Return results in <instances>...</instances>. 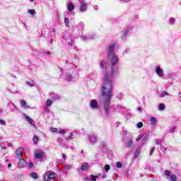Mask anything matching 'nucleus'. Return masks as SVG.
<instances>
[{
	"mask_svg": "<svg viewBox=\"0 0 181 181\" xmlns=\"http://www.w3.org/2000/svg\"><path fill=\"white\" fill-rule=\"evenodd\" d=\"M110 63L112 64L111 72L108 73L107 69H105V74L103 77V84L101 94L105 98L104 110L105 114L110 112V104L111 103V98H112V78L118 74V57L117 55H110Z\"/></svg>",
	"mask_w": 181,
	"mask_h": 181,
	"instance_id": "f257e3e1",
	"label": "nucleus"
},
{
	"mask_svg": "<svg viewBox=\"0 0 181 181\" xmlns=\"http://www.w3.org/2000/svg\"><path fill=\"white\" fill-rule=\"evenodd\" d=\"M56 179V173L47 171L44 175V181H54Z\"/></svg>",
	"mask_w": 181,
	"mask_h": 181,
	"instance_id": "f03ea898",
	"label": "nucleus"
},
{
	"mask_svg": "<svg viewBox=\"0 0 181 181\" xmlns=\"http://www.w3.org/2000/svg\"><path fill=\"white\" fill-rule=\"evenodd\" d=\"M64 40H66V42L69 45V46H73L74 45V41L71 39V35L69 33H66L63 35Z\"/></svg>",
	"mask_w": 181,
	"mask_h": 181,
	"instance_id": "7ed1b4c3",
	"label": "nucleus"
},
{
	"mask_svg": "<svg viewBox=\"0 0 181 181\" xmlns=\"http://www.w3.org/2000/svg\"><path fill=\"white\" fill-rule=\"evenodd\" d=\"M80 8L79 12H86L87 11L88 5L83 0H79Z\"/></svg>",
	"mask_w": 181,
	"mask_h": 181,
	"instance_id": "20e7f679",
	"label": "nucleus"
},
{
	"mask_svg": "<svg viewBox=\"0 0 181 181\" xmlns=\"http://www.w3.org/2000/svg\"><path fill=\"white\" fill-rule=\"evenodd\" d=\"M115 49V45L112 44L109 46L108 50H107V56L108 57H111V56L115 55L114 50Z\"/></svg>",
	"mask_w": 181,
	"mask_h": 181,
	"instance_id": "39448f33",
	"label": "nucleus"
},
{
	"mask_svg": "<svg viewBox=\"0 0 181 181\" xmlns=\"http://www.w3.org/2000/svg\"><path fill=\"white\" fill-rule=\"evenodd\" d=\"M90 107L93 110H98V103L97 102V100H95V99H93L90 100Z\"/></svg>",
	"mask_w": 181,
	"mask_h": 181,
	"instance_id": "423d86ee",
	"label": "nucleus"
},
{
	"mask_svg": "<svg viewBox=\"0 0 181 181\" xmlns=\"http://www.w3.org/2000/svg\"><path fill=\"white\" fill-rule=\"evenodd\" d=\"M134 142L132 141V138L131 137H127L126 138V141L124 142V145L126 148H129V149L132 146V144Z\"/></svg>",
	"mask_w": 181,
	"mask_h": 181,
	"instance_id": "0eeeda50",
	"label": "nucleus"
},
{
	"mask_svg": "<svg viewBox=\"0 0 181 181\" xmlns=\"http://www.w3.org/2000/svg\"><path fill=\"white\" fill-rule=\"evenodd\" d=\"M22 155H23V148H18L16 151V159H21V158H22Z\"/></svg>",
	"mask_w": 181,
	"mask_h": 181,
	"instance_id": "6e6552de",
	"label": "nucleus"
},
{
	"mask_svg": "<svg viewBox=\"0 0 181 181\" xmlns=\"http://www.w3.org/2000/svg\"><path fill=\"white\" fill-rule=\"evenodd\" d=\"M28 165V162L23 158H21L18 161V168H25Z\"/></svg>",
	"mask_w": 181,
	"mask_h": 181,
	"instance_id": "1a4fd4ad",
	"label": "nucleus"
},
{
	"mask_svg": "<svg viewBox=\"0 0 181 181\" xmlns=\"http://www.w3.org/2000/svg\"><path fill=\"white\" fill-rule=\"evenodd\" d=\"M156 73L158 77H162V76H163V70H162L159 66H156Z\"/></svg>",
	"mask_w": 181,
	"mask_h": 181,
	"instance_id": "9d476101",
	"label": "nucleus"
},
{
	"mask_svg": "<svg viewBox=\"0 0 181 181\" xmlns=\"http://www.w3.org/2000/svg\"><path fill=\"white\" fill-rule=\"evenodd\" d=\"M89 165L88 163H83L81 165V169L82 172H87L88 170Z\"/></svg>",
	"mask_w": 181,
	"mask_h": 181,
	"instance_id": "9b49d317",
	"label": "nucleus"
},
{
	"mask_svg": "<svg viewBox=\"0 0 181 181\" xmlns=\"http://www.w3.org/2000/svg\"><path fill=\"white\" fill-rule=\"evenodd\" d=\"M89 141L91 144H95L97 142V136L95 135H90Z\"/></svg>",
	"mask_w": 181,
	"mask_h": 181,
	"instance_id": "f8f14e48",
	"label": "nucleus"
},
{
	"mask_svg": "<svg viewBox=\"0 0 181 181\" xmlns=\"http://www.w3.org/2000/svg\"><path fill=\"white\" fill-rule=\"evenodd\" d=\"M132 29V27H127V28H125L122 35L123 39H125V37H127V35H128V32H129V30H131Z\"/></svg>",
	"mask_w": 181,
	"mask_h": 181,
	"instance_id": "ddd939ff",
	"label": "nucleus"
},
{
	"mask_svg": "<svg viewBox=\"0 0 181 181\" xmlns=\"http://www.w3.org/2000/svg\"><path fill=\"white\" fill-rule=\"evenodd\" d=\"M25 119L28 121V122H29V124H30V125H35V124H36L35 121L32 119V118H30L29 116L25 115Z\"/></svg>",
	"mask_w": 181,
	"mask_h": 181,
	"instance_id": "4468645a",
	"label": "nucleus"
},
{
	"mask_svg": "<svg viewBox=\"0 0 181 181\" xmlns=\"http://www.w3.org/2000/svg\"><path fill=\"white\" fill-rule=\"evenodd\" d=\"M49 95L54 101H56V100H59V98H60L58 95H56L55 93H49Z\"/></svg>",
	"mask_w": 181,
	"mask_h": 181,
	"instance_id": "2eb2a0df",
	"label": "nucleus"
},
{
	"mask_svg": "<svg viewBox=\"0 0 181 181\" xmlns=\"http://www.w3.org/2000/svg\"><path fill=\"white\" fill-rule=\"evenodd\" d=\"M35 156L37 159H42V158H43V152L40 151L38 153H35Z\"/></svg>",
	"mask_w": 181,
	"mask_h": 181,
	"instance_id": "dca6fc26",
	"label": "nucleus"
},
{
	"mask_svg": "<svg viewBox=\"0 0 181 181\" xmlns=\"http://www.w3.org/2000/svg\"><path fill=\"white\" fill-rule=\"evenodd\" d=\"M67 9L69 12H71L74 9V4L73 3L70 2L68 5Z\"/></svg>",
	"mask_w": 181,
	"mask_h": 181,
	"instance_id": "f3484780",
	"label": "nucleus"
},
{
	"mask_svg": "<svg viewBox=\"0 0 181 181\" xmlns=\"http://www.w3.org/2000/svg\"><path fill=\"white\" fill-rule=\"evenodd\" d=\"M73 79V76L70 74H67L66 75V81H71V80Z\"/></svg>",
	"mask_w": 181,
	"mask_h": 181,
	"instance_id": "a211bd4d",
	"label": "nucleus"
},
{
	"mask_svg": "<svg viewBox=\"0 0 181 181\" xmlns=\"http://www.w3.org/2000/svg\"><path fill=\"white\" fill-rule=\"evenodd\" d=\"M81 39H82L83 41H86V40H92V39H94V37H92V36H89V37L82 36Z\"/></svg>",
	"mask_w": 181,
	"mask_h": 181,
	"instance_id": "6ab92c4d",
	"label": "nucleus"
},
{
	"mask_svg": "<svg viewBox=\"0 0 181 181\" xmlns=\"http://www.w3.org/2000/svg\"><path fill=\"white\" fill-rule=\"evenodd\" d=\"M165 95H170V94H169L166 91H163V92H161L160 95H159V97L163 98V97H165Z\"/></svg>",
	"mask_w": 181,
	"mask_h": 181,
	"instance_id": "aec40b11",
	"label": "nucleus"
},
{
	"mask_svg": "<svg viewBox=\"0 0 181 181\" xmlns=\"http://www.w3.org/2000/svg\"><path fill=\"white\" fill-rule=\"evenodd\" d=\"M150 122L151 124H153V125H156V122H157L156 118V117H151V119H150Z\"/></svg>",
	"mask_w": 181,
	"mask_h": 181,
	"instance_id": "412c9836",
	"label": "nucleus"
},
{
	"mask_svg": "<svg viewBox=\"0 0 181 181\" xmlns=\"http://www.w3.org/2000/svg\"><path fill=\"white\" fill-rule=\"evenodd\" d=\"M27 86H30V87H33L35 86V82L33 81H28L26 82Z\"/></svg>",
	"mask_w": 181,
	"mask_h": 181,
	"instance_id": "4be33fe9",
	"label": "nucleus"
},
{
	"mask_svg": "<svg viewBox=\"0 0 181 181\" xmlns=\"http://www.w3.org/2000/svg\"><path fill=\"white\" fill-rule=\"evenodd\" d=\"M21 107H22L23 108H29V107L27 106V104H26V102H25V101L22 100V101L21 102Z\"/></svg>",
	"mask_w": 181,
	"mask_h": 181,
	"instance_id": "5701e85b",
	"label": "nucleus"
},
{
	"mask_svg": "<svg viewBox=\"0 0 181 181\" xmlns=\"http://www.w3.org/2000/svg\"><path fill=\"white\" fill-rule=\"evenodd\" d=\"M64 23H65V26H66V28H69L70 25L69 21V18H67L66 17L64 18Z\"/></svg>",
	"mask_w": 181,
	"mask_h": 181,
	"instance_id": "b1692460",
	"label": "nucleus"
},
{
	"mask_svg": "<svg viewBox=\"0 0 181 181\" xmlns=\"http://www.w3.org/2000/svg\"><path fill=\"white\" fill-rule=\"evenodd\" d=\"M139 153H141V148H137L134 153V158H138V156H139Z\"/></svg>",
	"mask_w": 181,
	"mask_h": 181,
	"instance_id": "393cba45",
	"label": "nucleus"
},
{
	"mask_svg": "<svg viewBox=\"0 0 181 181\" xmlns=\"http://www.w3.org/2000/svg\"><path fill=\"white\" fill-rule=\"evenodd\" d=\"M160 111H163L165 110V104L160 103L158 107Z\"/></svg>",
	"mask_w": 181,
	"mask_h": 181,
	"instance_id": "a878e982",
	"label": "nucleus"
},
{
	"mask_svg": "<svg viewBox=\"0 0 181 181\" xmlns=\"http://www.w3.org/2000/svg\"><path fill=\"white\" fill-rule=\"evenodd\" d=\"M52 103H53V102L52 101V100L48 99V100L46 101V105H47V107H50V105H52Z\"/></svg>",
	"mask_w": 181,
	"mask_h": 181,
	"instance_id": "bb28decb",
	"label": "nucleus"
},
{
	"mask_svg": "<svg viewBox=\"0 0 181 181\" xmlns=\"http://www.w3.org/2000/svg\"><path fill=\"white\" fill-rule=\"evenodd\" d=\"M30 177H33V179H37V174L36 173H32L30 174Z\"/></svg>",
	"mask_w": 181,
	"mask_h": 181,
	"instance_id": "cd10ccee",
	"label": "nucleus"
},
{
	"mask_svg": "<svg viewBox=\"0 0 181 181\" xmlns=\"http://www.w3.org/2000/svg\"><path fill=\"white\" fill-rule=\"evenodd\" d=\"M64 168L69 170L73 168V165L70 164H64Z\"/></svg>",
	"mask_w": 181,
	"mask_h": 181,
	"instance_id": "c85d7f7f",
	"label": "nucleus"
},
{
	"mask_svg": "<svg viewBox=\"0 0 181 181\" xmlns=\"http://www.w3.org/2000/svg\"><path fill=\"white\" fill-rule=\"evenodd\" d=\"M90 177H91V181H96L97 179H98V175L94 176L93 175H91Z\"/></svg>",
	"mask_w": 181,
	"mask_h": 181,
	"instance_id": "c756f323",
	"label": "nucleus"
},
{
	"mask_svg": "<svg viewBox=\"0 0 181 181\" xmlns=\"http://www.w3.org/2000/svg\"><path fill=\"white\" fill-rule=\"evenodd\" d=\"M28 13H30V15H36V11H35V9L28 10Z\"/></svg>",
	"mask_w": 181,
	"mask_h": 181,
	"instance_id": "7c9ffc66",
	"label": "nucleus"
},
{
	"mask_svg": "<svg viewBox=\"0 0 181 181\" xmlns=\"http://www.w3.org/2000/svg\"><path fill=\"white\" fill-rule=\"evenodd\" d=\"M116 167L120 169L121 168H122V163L121 162H117Z\"/></svg>",
	"mask_w": 181,
	"mask_h": 181,
	"instance_id": "2f4dec72",
	"label": "nucleus"
},
{
	"mask_svg": "<svg viewBox=\"0 0 181 181\" xmlns=\"http://www.w3.org/2000/svg\"><path fill=\"white\" fill-rule=\"evenodd\" d=\"M78 28H81V29H83L84 28V23L80 22L78 25Z\"/></svg>",
	"mask_w": 181,
	"mask_h": 181,
	"instance_id": "473e14b6",
	"label": "nucleus"
},
{
	"mask_svg": "<svg viewBox=\"0 0 181 181\" xmlns=\"http://www.w3.org/2000/svg\"><path fill=\"white\" fill-rule=\"evenodd\" d=\"M107 66V62H100V67L101 69H104Z\"/></svg>",
	"mask_w": 181,
	"mask_h": 181,
	"instance_id": "72a5a7b5",
	"label": "nucleus"
},
{
	"mask_svg": "<svg viewBox=\"0 0 181 181\" xmlns=\"http://www.w3.org/2000/svg\"><path fill=\"white\" fill-rule=\"evenodd\" d=\"M170 177L172 181H176V180H177L176 175H170Z\"/></svg>",
	"mask_w": 181,
	"mask_h": 181,
	"instance_id": "f704fd0d",
	"label": "nucleus"
},
{
	"mask_svg": "<svg viewBox=\"0 0 181 181\" xmlns=\"http://www.w3.org/2000/svg\"><path fill=\"white\" fill-rule=\"evenodd\" d=\"M33 142L36 143L38 142L39 141V137L37 136H34L33 139Z\"/></svg>",
	"mask_w": 181,
	"mask_h": 181,
	"instance_id": "c9c22d12",
	"label": "nucleus"
},
{
	"mask_svg": "<svg viewBox=\"0 0 181 181\" xmlns=\"http://www.w3.org/2000/svg\"><path fill=\"white\" fill-rule=\"evenodd\" d=\"M143 135H144V136H143V141H144V142H146V141H148V136L146 135V134H143Z\"/></svg>",
	"mask_w": 181,
	"mask_h": 181,
	"instance_id": "e433bc0d",
	"label": "nucleus"
},
{
	"mask_svg": "<svg viewBox=\"0 0 181 181\" xmlns=\"http://www.w3.org/2000/svg\"><path fill=\"white\" fill-rule=\"evenodd\" d=\"M142 127H144V123H142V122H139L137 124H136V127L137 128H142Z\"/></svg>",
	"mask_w": 181,
	"mask_h": 181,
	"instance_id": "4c0bfd02",
	"label": "nucleus"
},
{
	"mask_svg": "<svg viewBox=\"0 0 181 181\" xmlns=\"http://www.w3.org/2000/svg\"><path fill=\"white\" fill-rule=\"evenodd\" d=\"M175 21L176 20L175 19V18H171L170 19V25H173V23H175Z\"/></svg>",
	"mask_w": 181,
	"mask_h": 181,
	"instance_id": "58836bf2",
	"label": "nucleus"
},
{
	"mask_svg": "<svg viewBox=\"0 0 181 181\" xmlns=\"http://www.w3.org/2000/svg\"><path fill=\"white\" fill-rule=\"evenodd\" d=\"M43 54H45V56H51L52 52L50 51H46L43 52Z\"/></svg>",
	"mask_w": 181,
	"mask_h": 181,
	"instance_id": "ea45409f",
	"label": "nucleus"
},
{
	"mask_svg": "<svg viewBox=\"0 0 181 181\" xmlns=\"http://www.w3.org/2000/svg\"><path fill=\"white\" fill-rule=\"evenodd\" d=\"M175 131H176V127H175V126L173 127L170 129V132L171 134H173V132H175Z\"/></svg>",
	"mask_w": 181,
	"mask_h": 181,
	"instance_id": "a19ab883",
	"label": "nucleus"
},
{
	"mask_svg": "<svg viewBox=\"0 0 181 181\" xmlns=\"http://www.w3.org/2000/svg\"><path fill=\"white\" fill-rule=\"evenodd\" d=\"M143 138H144V134H140L136 138V141H141V139H143Z\"/></svg>",
	"mask_w": 181,
	"mask_h": 181,
	"instance_id": "79ce46f5",
	"label": "nucleus"
},
{
	"mask_svg": "<svg viewBox=\"0 0 181 181\" xmlns=\"http://www.w3.org/2000/svg\"><path fill=\"white\" fill-rule=\"evenodd\" d=\"M67 141H70V139H73V133H70V135L66 138Z\"/></svg>",
	"mask_w": 181,
	"mask_h": 181,
	"instance_id": "37998d69",
	"label": "nucleus"
},
{
	"mask_svg": "<svg viewBox=\"0 0 181 181\" xmlns=\"http://www.w3.org/2000/svg\"><path fill=\"white\" fill-rule=\"evenodd\" d=\"M110 165H105V172H108V170H110Z\"/></svg>",
	"mask_w": 181,
	"mask_h": 181,
	"instance_id": "c03bdc74",
	"label": "nucleus"
},
{
	"mask_svg": "<svg viewBox=\"0 0 181 181\" xmlns=\"http://www.w3.org/2000/svg\"><path fill=\"white\" fill-rule=\"evenodd\" d=\"M28 169H33V163L30 162L28 163Z\"/></svg>",
	"mask_w": 181,
	"mask_h": 181,
	"instance_id": "a18cd8bd",
	"label": "nucleus"
},
{
	"mask_svg": "<svg viewBox=\"0 0 181 181\" xmlns=\"http://www.w3.org/2000/svg\"><path fill=\"white\" fill-rule=\"evenodd\" d=\"M165 175L168 176V177H170V173L169 172V170H165Z\"/></svg>",
	"mask_w": 181,
	"mask_h": 181,
	"instance_id": "49530a36",
	"label": "nucleus"
},
{
	"mask_svg": "<svg viewBox=\"0 0 181 181\" xmlns=\"http://www.w3.org/2000/svg\"><path fill=\"white\" fill-rule=\"evenodd\" d=\"M1 125H6V122L4 120L0 119Z\"/></svg>",
	"mask_w": 181,
	"mask_h": 181,
	"instance_id": "de8ad7c7",
	"label": "nucleus"
},
{
	"mask_svg": "<svg viewBox=\"0 0 181 181\" xmlns=\"http://www.w3.org/2000/svg\"><path fill=\"white\" fill-rule=\"evenodd\" d=\"M155 152V147H152L150 151V156L152 155V153Z\"/></svg>",
	"mask_w": 181,
	"mask_h": 181,
	"instance_id": "09e8293b",
	"label": "nucleus"
},
{
	"mask_svg": "<svg viewBox=\"0 0 181 181\" xmlns=\"http://www.w3.org/2000/svg\"><path fill=\"white\" fill-rule=\"evenodd\" d=\"M50 131H51L52 132H57V129L54 128V127H52V128L50 129Z\"/></svg>",
	"mask_w": 181,
	"mask_h": 181,
	"instance_id": "8fccbe9b",
	"label": "nucleus"
},
{
	"mask_svg": "<svg viewBox=\"0 0 181 181\" xmlns=\"http://www.w3.org/2000/svg\"><path fill=\"white\" fill-rule=\"evenodd\" d=\"M163 139L158 140L156 142V145H161Z\"/></svg>",
	"mask_w": 181,
	"mask_h": 181,
	"instance_id": "3c124183",
	"label": "nucleus"
},
{
	"mask_svg": "<svg viewBox=\"0 0 181 181\" xmlns=\"http://www.w3.org/2000/svg\"><path fill=\"white\" fill-rule=\"evenodd\" d=\"M44 111H45V112H49V107H48V106H45V107H44Z\"/></svg>",
	"mask_w": 181,
	"mask_h": 181,
	"instance_id": "603ef678",
	"label": "nucleus"
},
{
	"mask_svg": "<svg viewBox=\"0 0 181 181\" xmlns=\"http://www.w3.org/2000/svg\"><path fill=\"white\" fill-rule=\"evenodd\" d=\"M58 133H59V134H66V131L64 130V129L59 130V131L58 132Z\"/></svg>",
	"mask_w": 181,
	"mask_h": 181,
	"instance_id": "864d4df0",
	"label": "nucleus"
},
{
	"mask_svg": "<svg viewBox=\"0 0 181 181\" xmlns=\"http://www.w3.org/2000/svg\"><path fill=\"white\" fill-rule=\"evenodd\" d=\"M62 158L64 160L67 159V156H66L64 153H62Z\"/></svg>",
	"mask_w": 181,
	"mask_h": 181,
	"instance_id": "5fc2aeb1",
	"label": "nucleus"
},
{
	"mask_svg": "<svg viewBox=\"0 0 181 181\" xmlns=\"http://www.w3.org/2000/svg\"><path fill=\"white\" fill-rule=\"evenodd\" d=\"M8 168H12V164L11 163H8Z\"/></svg>",
	"mask_w": 181,
	"mask_h": 181,
	"instance_id": "6e6d98bb",
	"label": "nucleus"
},
{
	"mask_svg": "<svg viewBox=\"0 0 181 181\" xmlns=\"http://www.w3.org/2000/svg\"><path fill=\"white\" fill-rule=\"evenodd\" d=\"M102 179H105V174H103V175H102Z\"/></svg>",
	"mask_w": 181,
	"mask_h": 181,
	"instance_id": "4d7b16f0",
	"label": "nucleus"
},
{
	"mask_svg": "<svg viewBox=\"0 0 181 181\" xmlns=\"http://www.w3.org/2000/svg\"><path fill=\"white\" fill-rule=\"evenodd\" d=\"M139 111H142V107H139Z\"/></svg>",
	"mask_w": 181,
	"mask_h": 181,
	"instance_id": "13d9d810",
	"label": "nucleus"
},
{
	"mask_svg": "<svg viewBox=\"0 0 181 181\" xmlns=\"http://www.w3.org/2000/svg\"><path fill=\"white\" fill-rule=\"evenodd\" d=\"M88 179H90V178L88 177H87L85 178V180L87 181V180H88Z\"/></svg>",
	"mask_w": 181,
	"mask_h": 181,
	"instance_id": "bf43d9fd",
	"label": "nucleus"
},
{
	"mask_svg": "<svg viewBox=\"0 0 181 181\" xmlns=\"http://www.w3.org/2000/svg\"><path fill=\"white\" fill-rule=\"evenodd\" d=\"M122 1V2H127V1H129V0H120Z\"/></svg>",
	"mask_w": 181,
	"mask_h": 181,
	"instance_id": "052dcab7",
	"label": "nucleus"
},
{
	"mask_svg": "<svg viewBox=\"0 0 181 181\" xmlns=\"http://www.w3.org/2000/svg\"><path fill=\"white\" fill-rule=\"evenodd\" d=\"M12 77H13L14 78H16V76L15 75L12 76Z\"/></svg>",
	"mask_w": 181,
	"mask_h": 181,
	"instance_id": "680f3d73",
	"label": "nucleus"
},
{
	"mask_svg": "<svg viewBox=\"0 0 181 181\" xmlns=\"http://www.w3.org/2000/svg\"><path fill=\"white\" fill-rule=\"evenodd\" d=\"M118 125H119V123H116V127H117Z\"/></svg>",
	"mask_w": 181,
	"mask_h": 181,
	"instance_id": "e2e57ef3",
	"label": "nucleus"
},
{
	"mask_svg": "<svg viewBox=\"0 0 181 181\" xmlns=\"http://www.w3.org/2000/svg\"><path fill=\"white\" fill-rule=\"evenodd\" d=\"M52 32H54H54H56V30L54 28H53Z\"/></svg>",
	"mask_w": 181,
	"mask_h": 181,
	"instance_id": "0e129e2a",
	"label": "nucleus"
},
{
	"mask_svg": "<svg viewBox=\"0 0 181 181\" xmlns=\"http://www.w3.org/2000/svg\"><path fill=\"white\" fill-rule=\"evenodd\" d=\"M81 153H84V151H81Z\"/></svg>",
	"mask_w": 181,
	"mask_h": 181,
	"instance_id": "69168bd1",
	"label": "nucleus"
},
{
	"mask_svg": "<svg viewBox=\"0 0 181 181\" xmlns=\"http://www.w3.org/2000/svg\"><path fill=\"white\" fill-rule=\"evenodd\" d=\"M52 42H53V40L52 39L51 41H50L51 45H52Z\"/></svg>",
	"mask_w": 181,
	"mask_h": 181,
	"instance_id": "338daca9",
	"label": "nucleus"
},
{
	"mask_svg": "<svg viewBox=\"0 0 181 181\" xmlns=\"http://www.w3.org/2000/svg\"><path fill=\"white\" fill-rule=\"evenodd\" d=\"M66 64L69 63L67 61H66Z\"/></svg>",
	"mask_w": 181,
	"mask_h": 181,
	"instance_id": "774afa93",
	"label": "nucleus"
}]
</instances>
